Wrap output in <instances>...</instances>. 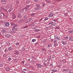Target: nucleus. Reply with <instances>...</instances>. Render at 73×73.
I'll use <instances>...</instances> for the list:
<instances>
[{"label":"nucleus","mask_w":73,"mask_h":73,"mask_svg":"<svg viewBox=\"0 0 73 73\" xmlns=\"http://www.w3.org/2000/svg\"><path fill=\"white\" fill-rule=\"evenodd\" d=\"M4 24L5 26L6 27H9V22H8L7 21H5L4 22Z\"/></svg>","instance_id":"nucleus-1"},{"label":"nucleus","mask_w":73,"mask_h":73,"mask_svg":"<svg viewBox=\"0 0 73 73\" xmlns=\"http://www.w3.org/2000/svg\"><path fill=\"white\" fill-rule=\"evenodd\" d=\"M45 1L47 4H50L51 2L53 1H51V0H45Z\"/></svg>","instance_id":"nucleus-2"},{"label":"nucleus","mask_w":73,"mask_h":73,"mask_svg":"<svg viewBox=\"0 0 73 73\" xmlns=\"http://www.w3.org/2000/svg\"><path fill=\"white\" fill-rule=\"evenodd\" d=\"M28 17L27 16L25 15L23 18L22 21H25V20L27 19Z\"/></svg>","instance_id":"nucleus-3"},{"label":"nucleus","mask_w":73,"mask_h":73,"mask_svg":"<svg viewBox=\"0 0 73 73\" xmlns=\"http://www.w3.org/2000/svg\"><path fill=\"white\" fill-rule=\"evenodd\" d=\"M36 65L39 68H43V66H42V65H41L38 64H36Z\"/></svg>","instance_id":"nucleus-4"},{"label":"nucleus","mask_w":73,"mask_h":73,"mask_svg":"<svg viewBox=\"0 0 73 73\" xmlns=\"http://www.w3.org/2000/svg\"><path fill=\"white\" fill-rule=\"evenodd\" d=\"M6 31H7L6 28H3L2 30V32L3 33H5V32H6Z\"/></svg>","instance_id":"nucleus-5"},{"label":"nucleus","mask_w":73,"mask_h":73,"mask_svg":"<svg viewBox=\"0 0 73 73\" xmlns=\"http://www.w3.org/2000/svg\"><path fill=\"white\" fill-rule=\"evenodd\" d=\"M53 16V14L52 13H50L49 16V17H52Z\"/></svg>","instance_id":"nucleus-6"},{"label":"nucleus","mask_w":73,"mask_h":73,"mask_svg":"<svg viewBox=\"0 0 73 73\" xmlns=\"http://www.w3.org/2000/svg\"><path fill=\"white\" fill-rule=\"evenodd\" d=\"M69 39L70 41H73V37L72 36L70 37Z\"/></svg>","instance_id":"nucleus-7"},{"label":"nucleus","mask_w":73,"mask_h":73,"mask_svg":"<svg viewBox=\"0 0 73 73\" xmlns=\"http://www.w3.org/2000/svg\"><path fill=\"white\" fill-rule=\"evenodd\" d=\"M15 54L17 55V54H19V52L15 50Z\"/></svg>","instance_id":"nucleus-8"},{"label":"nucleus","mask_w":73,"mask_h":73,"mask_svg":"<svg viewBox=\"0 0 73 73\" xmlns=\"http://www.w3.org/2000/svg\"><path fill=\"white\" fill-rule=\"evenodd\" d=\"M30 5H28L24 9H29V7Z\"/></svg>","instance_id":"nucleus-9"},{"label":"nucleus","mask_w":73,"mask_h":73,"mask_svg":"<svg viewBox=\"0 0 73 73\" xmlns=\"http://www.w3.org/2000/svg\"><path fill=\"white\" fill-rule=\"evenodd\" d=\"M12 49H13V48L12 47H10L8 49V50H12Z\"/></svg>","instance_id":"nucleus-10"},{"label":"nucleus","mask_w":73,"mask_h":73,"mask_svg":"<svg viewBox=\"0 0 73 73\" xmlns=\"http://www.w3.org/2000/svg\"><path fill=\"white\" fill-rule=\"evenodd\" d=\"M62 43L63 44V45H66L67 43L66 41H62Z\"/></svg>","instance_id":"nucleus-11"},{"label":"nucleus","mask_w":73,"mask_h":73,"mask_svg":"<svg viewBox=\"0 0 73 73\" xmlns=\"http://www.w3.org/2000/svg\"><path fill=\"white\" fill-rule=\"evenodd\" d=\"M5 69L7 71H9V70H10L11 69V68H10L9 67H7Z\"/></svg>","instance_id":"nucleus-12"},{"label":"nucleus","mask_w":73,"mask_h":73,"mask_svg":"<svg viewBox=\"0 0 73 73\" xmlns=\"http://www.w3.org/2000/svg\"><path fill=\"white\" fill-rule=\"evenodd\" d=\"M63 72H68L69 69H64L63 70Z\"/></svg>","instance_id":"nucleus-13"},{"label":"nucleus","mask_w":73,"mask_h":73,"mask_svg":"<svg viewBox=\"0 0 73 73\" xmlns=\"http://www.w3.org/2000/svg\"><path fill=\"white\" fill-rule=\"evenodd\" d=\"M40 9V8L39 7H36L35 9L34 10L35 11H38V10H39V9Z\"/></svg>","instance_id":"nucleus-14"},{"label":"nucleus","mask_w":73,"mask_h":73,"mask_svg":"<svg viewBox=\"0 0 73 73\" xmlns=\"http://www.w3.org/2000/svg\"><path fill=\"white\" fill-rule=\"evenodd\" d=\"M5 36L6 37L8 38L9 37H10V35H9V34H7Z\"/></svg>","instance_id":"nucleus-15"},{"label":"nucleus","mask_w":73,"mask_h":73,"mask_svg":"<svg viewBox=\"0 0 73 73\" xmlns=\"http://www.w3.org/2000/svg\"><path fill=\"white\" fill-rule=\"evenodd\" d=\"M54 47H56V46H58V43H54Z\"/></svg>","instance_id":"nucleus-16"},{"label":"nucleus","mask_w":73,"mask_h":73,"mask_svg":"<svg viewBox=\"0 0 73 73\" xmlns=\"http://www.w3.org/2000/svg\"><path fill=\"white\" fill-rule=\"evenodd\" d=\"M17 17L18 18H21V15L20 14H19L18 15Z\"/></svg>","instance_id":"nucleus-17"},{"label":"nucleus","mask_w":73,"mask_h":73,"mask_svg":"<svg viewBox=\"0 0 73 73\" xmlns=\"http://www.w3.org/2000/svg\"><path fill=\"white\" fill-rule=\"evenodd\" d=\"M36 7L40 8V5L38 4H36Z\"/></svg>","instance_id":"nucleus-18"},{"label":"nucleus","mask_w":73,"mask_h":73,"mask_svg":"<svg viewBox=\"0 0 73 73\" xmlns=\"http://www.w3.org/2000/svg\"><path fill=\"white\" fill-rule=\"evenodd\" d=\"M12 10H13V9L12 8H11L8 11L9 12H11Z\"/></svg>","instance_id":"nucleus-19"},{"label":"nucleus","mask_w":73,"mask_h":73,"mask_svg":"<svg viewBox=\"0 0 73 73\" xmlns=\"http://www.w3.org/2000/svg\"><path fill=\"white\" fill-rule=\"evenodd\" d=\"M56 39L58 40H60V37H58L57 36H56Z\"/></svg>","instance_id":"nucleus-20"},{"label":"nucleus","mask_w":73,"mask_h":73,"mask_svg":"<svg viewBox=\"0 0 73 73\" xmlns=\"http://www.w3.org/2000/svg\"><path fill=\"white\" fill-rule=\"evenodd\" d=\"M53 23V22L52 21H50L49 23H48V25H50L52 23Z\"/></svg>","instance_id":"nucleus-21"},{"label":"nucleus","mask_w":73,"mask_h":73,"mask_svg":"<svg viewBox=\"0 0 73 73\" xmlns=\"http://www.w3.org/2000/svg\"><path fill=\"white\" fill-rule=\"evenodd\" d=\"M43 19H44V21H46V20H48V18L47 17L44 18H43Z\"/></svg>","instance_id":"nucleus-22"},{"label":"nucleus","mask_w":73,"mask_h":73,"mask_svg":"<svg viewBox=\"0 0 73 73\" xmlns=\"http://www.w3.org/2000/svg\"><path fill=\"white\" fill-rule=\"evenodd\" d=\"M32 20V18H30L29 19H28L27 21L28 22H30Z\"/></svg>","instance_id":"nucleus-23"},{"label":"nucleus","mask_w":73,"mask_h":73,"mask_svg":"<svg viewBox=\"0 0 73 73\" xmlns=\"http://www.w3.org/2000/svg\"><path fill=\"white\" fill-rule=\"evenodd\" d=\"M36 41V40L35 39H33L32 40V42H35Z\"/></svg>","instance_id":"nucleus-24"},{"label":"nucleus","mask_w":73,"mask_h":73,"mask_svg":"<svg viewBox=\"0 0 73 73\" xmlns=\"http://www.w3.org/2000/svg\"><path fill=\"white\" fill-rule=\"evenodd\" d=\"M35 32H38L40 31V30L38 29H36L34 31Z\"/></svg>","instance_id":"nucleus-25"},{"label":"nucleus","mask_w":73,"mask_h":73,"mask_svg":"<svg viewBox=\"0 0 73 73\" xmlns=\"http://www.w3.org/2000/svg\"><path fill=\"white\" fill-rule=\"evenodd\" d=\"M41 50H42V51H44V52H45V51H46V49H45L44 48H42Z\"/></svg>","instance_id":"nucleus-26"},{"label":"nucleus","mask_w":73,"mask_h":73,"mask_svg":"<svg viewBox=\"0 0 73 73\" xmlns=\"http://www.w3.org/2000/svg\"><path fill=\"white\" fill-rule=\"evenodd\" d=\"M52 25L53 26H56V23H54L52 24Z\"/></svg>","instance_id":"nucleus-27"},{"label":"nucleus","mask_w":73,"mask_h":73,"mask_svg":"<svg viewBox=\"0 0 73 73\" xmlns=\"http://www.w3.org/2000/svg\"><path fill=\"white\" fill-rule=\"evenodd\" d=\"M48 46L49 48H50V47H52V44H49L48 45Z\"/></svg>","instance_id":"nucleus-28"},{"label":"nucleus","mask_w":73,"mask_h":73,"mask_svg":"<svg viewBox=\"0 0 73 73\" xmlns=\"http://www.w3.org/2000/svg\"><path fill=\"white\" fill-rule=\"evenodd\" d=\"M51 71H52L54 72H57V70H51Z\"/></svg>","instance_id":"nucleus-29"},{"label":"nucleus","mask_w":73,"mask_h":73,"mask_svg":"<svg viewBox=\"0 0 73 73\" xmlns=\"http://www.w3.org/2000/svg\"><path fill=\"white\" fill-rule=\"evenodd\" d=\"M68 38H69V37H68V36H66L64 38L65 40H68Z\"/></svg>","instance_id":"nucleus-30"},{"label":"nucleus","mask_w":73,"mask_h":73,"mask_svg":"<svg viewBox=\"0 0 73 73\" xmlns=\"http://www.w3.org/2000/svg\"><path fill=\"white\" fill-rule=\"evenodd\" d=\"M13 28L12 29V31H14V30H15V26H13Z\"/></svg>","instance_id":"nucleus-31"},{"label":"nucleus","mask_w":73,"mask_h":73,"mask_svg":"<svg viewBox=\"0 0 73 73\" xmlns=\"http://www.w3.org/2000/svg\"><path fill=\"white\" fill-rule=\"evenodd\" d=\"M3 15L0 13V19H1V17H3Z\"/></svg>","instance_id":"nucleus-32"},{"label":"nucleus","mask_w":73,"mask_h":73,"mask_svg":"<svg viewBox=\"0 0 73 73\" xmlns=\"http://www.w3.org/2000/svg\"><path fill=\"white\" fill-rule=\"evenodd\" d=\"M53 42H54V44H56V43H57V41L56 40H54Z\"/></svg>","instance_id":"nucleus-33"},{"label":"nucleus","mask_w":73,"mask_h":73,"mask_svg":"<svg viewBox=\"0 0 73 73\" xmlns=\"http://www.w3.org/2000/svg\"><path fill=\"white\" fill-rule=\"evenodd\" d=\"M10 24L11 25L13 26V25H15V23H11Z\"/></svg>","instance_id":"nucleus-34"},{"label":"nucleus","mask_w":73,"mask_h":73,"mask_svg":"<svg viewBox=\"0 0 73 73\" xmlns=\"http://www.w3.org/2000/svg\"><path fill=\"white\" fill-rule=\"evenodd\" d=\"M1 1H2V2H6L7 1V0H1Z\"/></svg>","instance_id":"nucleus-35"},{"label":"nucleus","mask_w":73,"mask_h":73,"mask_svg":"<svg viewBox=\"0 0 73 73\" xmlns=\"http://www.w3.org/2000/svg\"><path fill=\"white\" fill-rule=\"evenodd\" d=\"M0 66L1 67H3V64H0Z\"/></svg>","instance_id":"nucleus-36"},{"label":"nucleus","mask_w":73,"mask_h":73,"mask_svg":"<svg viewBox=\"0 0 73 73\" xmlns=\"http://www.w3.org/2000/svg\"><path fill=\"white\" fill-rule=\"evenodd\" d=\"M64 15L65 16H67L68 15V13H64Z\"/></svg>","instance_id":"nucleus-37"},{"label":"nucleus","mask_w":73,"mask_h":73,"mask_svg":"<svg viewBox=\"0 0 73 73\" xmlns=\"http://www.w3.org/2000/svg\"><path fill=\"white\" fill-rule=\"evenodd\" d=\"M45 5V3H42V6L43 7H44Z\"/></svg>","instance_id":"nucleus-38"},{"label":"nucleus","mask_w":73,"mask_h":73,"mask_svg":"<svg viewBox=\"0 0 73 73\" xmlns=\"http://www.w3.org/2000/svg\"><path fill=\"white\" fill-rule=\"evenodd\" d=\"M27 27H28V26H26L23 27V28H27Z\"/></svg>","instance_id":"nucleus-39"},{"label":"nucleus","mask_w":73,"mask_h":73,"mask_svg":"<svg viewBox=\"0 0 73 73\" xmlns=\"http://www.w3.org/2000/svg\"><path fill=\"white\" fill-rule=\"evenodd\" d=\"M59 29V27H56V28H55V29Z\"/></svg>","instance_id":"nucleus-40"},{"label":"nucleus","mask_w":73,"mask_h":73,"mask_svg":"<svg viewBox=\"0 0 73 73\" xmlns=\"http://www.w3.org/2000/svg\"><path fill=\"white\" fill-rule=\"evenodd\" d=\"M17 24H15V25H14V27H17Z\"/></svg>","instance_id":"nucleus-41"},{"label":"nucleus","mask_w":73,"mask_h":73,"mask_svg":"<svg viewBox=\"0 0 73 73\" xmlns=\"http://www.w3.org/2000/svg\"><path fill=\"white\" fill-rule=\"evenodd\" d=\"M3 22H4V21H0V23H3Z\"/></svg>","instance_id":"nucleus-42"},{"label":"nucleus","mask_w":73,"mask_h":73,"mask_svg":"<svg viewBox=\"0 0 73 73\" xmlns=\"http://www.w3.org/2000/svg\"><path fill=\"white\" fill-rule=\"evenodd\" d=\"M8 60L9 61H11V58H8Z\"/></svg>","instance_id":"nucleus-43"},{"label":"nucleus","mask_w":73,"mask_h":73,"mask_svg":"<svg viewBox=\"0 0 73 73\" xmlns=\"http://www.w3.org/2000/svg\"><path fill=\"white\" fill-rule=\"evenodd\" d=\"M58 67V68H60V67H61V65H57Z\"/></svg>","instance_id":"nucleus-44"},{"label":"nucleus","mask_w":73,"mask_h":73,"mask_svg":"<svg viewBox=\"0 0 73 73\" xmlns=\"http://www.w3.org/2000/svg\"><path fill=\"white\" fill-rule=\"evenodd\" d=\"M25 50V48L23 47L22 48V50Z\"/></svg>","instance_id":"nucleus-45"},{"label":"nucleus","mask_w":73,"mask_h":73,"mask_svg":"<svg viewBox=\"0 0 73 73\" xmlns=\"http://www.w3.org/2000/svg\"><path fill=\"white\" fill-rule=\"evenodd\" d=\"M32 16H34V15H35V13H33L31 14Z\"/></svg>","instance_id":"nucleus-46"},{"label":"nucleus","mask_w":73,"mask_h":73,"mask_svg":"<svg viewBox=\"0 0 73 73\" xmlns=\"http://www.w3.org/2000/svg\"><path fill=\"white\" fill-rule=\"evenodd\" d=\"M47 65L46 64H44V66H45V67H46V66Z\"/></svg>","instance_id":"nucleus-47"},{"label":"nucleus","mask_w":73,"mask_h":73,"mask_svg":"<svg viewBox=\"0 0 73 73\" xmlns=\"http://www.w3.org/2000/svg\"><path fill=\"white\" fill-rule=\"evenodd\" d=\"M18 22L19 23H21V22H22V21H21V20H20L18 21Z\"/></svg>","instance_id":"nucleus-48"},{"label":"nucleus","mask_w":73,"mask_h":73,"mask_svg":"<svg viewBox=\"0 0 73 73\" xmlns=\"http://www.w3.org/2000/svg\"><path fill=\"white\" fill-rule=\"evenodd\" d=\"M18 29H17V28L15 27V31H17V30H18Z\"/></svg>","instance_id":"nucleus-49"},{"label":"nucleus","mask_w":73,"mask_h":73,"mask_svg":"<svg viewBox=\"0 0 73 73\" xmlns=\"http://www.w3.org/2000/svg\"><path fill=\"white\" fill-rule=\"evenodd\" d=\"M72 31H70L69 32V33H72Z\"/></svg>","instance_id":"nucleus-50"},{"label":"nucleus","mask_w":73,"mask_h":73,"mask_svg":"<svg viewBox=\"0 0 73 73\" xmlns=\"http://www.w3.org/2000/svg\"><path fill=\"white\" fill-rule=\"evenodd\" d=\"M47 60L48 61H50V58H48L47 59Z\"/></svg>","instance_id":"nucleus-51"},{"label":"nucleus","mask_w":73,"mask_h":73,"mask_svg":"<svg viewBox=\"0 0 73 73\" xmlns=\"http://www.w3.org/2000/svg\"><path fill=\"white\" fill-rule=\"evenodd\" d=\"M19 45V43H17L16 44V45L18 46Z\"/></svg>","instance_id":"nucleus-52"},{"label":"nucleus","mask_w":73,"mask_h":73,"mask_svg":"<svg viewBox=\"0 0 73 73\" xmlns=\"http://www.w3.org/2000/svg\"><path fill=\"white\" fill-rule=\"evenodd\" d=\"M23 70H24V71H26L27 69H23Z\"/></svg>","instance_id":"nucleus-53"},{"label":"nucleus","mask_w":73,"mask_h":73,"mask_svg":"<svg viewBox=\"0 0 73 73\" xmlns=\"http://www.w3.org/2000/svg\"><path fill=\"white\" fill-rule=\"evenodd\" d=\"M38 42H36V43H35V45H36V44H38Z\"/></svg>","instance_id":"nucleus-54"},{"label":"nucleus","mask_w":73,"mask_h":73,"mask_svg":"<svg viewBox=\"0 0 73 73\" xmlns=\"http://www.w3.org/2000/svg\"><path fill=\"white\" fill-rule=\"evenodd\" d=\"M30 73H34V72L32 71H30Z\"/></svg>","instance_id":"nucleus-55"},{"label":"nucleus","mask_w":73,"mask_h":73,"mask_svg":"<svg viewBox=\"0 0 73 73\" xmlns=\"http://www.w3.org/2000/svg\"><path fill=\"white\" fill-rule=\"evenodd\" d=\"M1 14H2L3 15V16H4V14H3V13H1Z\"/></svg>","instance_id":"nucleus-56"},{"label":"nucleus","mask_w":73,"mask_h":73,"mask_svg":"<svg viewBox=\"0 0 73 73\" xmlns=\"http://www.w3.org/2000/svg\"><path fill=\"white\" fill-rule=\"evenodd\" d=\"M50 66H52V64H50Z\"/></svg>","instance_id":"nucleus-57"},{"label":"nucleus","mask_w":73,"mask_h":73,"mask_svg":"<svg viewBox=\"0 0 73 73\" xmlns=\"http://www.w3.org/2000/svg\"><path fill=\"white\" fill-rule=\"evenodd\" d=\"M9 8V7H8V6H7V7L6 8H7V9H8Z\"/></svg>","instance_id":"nucleus-58"},{"label":"nucleus","mask_w":73,"mask_h":73,"mask_svg":"<svg viewBox=\"0 0 73 73\" xmlns=\"http://www.w3.org/2000/svg\"><path fill=\"white\" fill-rule=\"evenodd\" d=\"M35 1H37L38 0H35Z\"/></svg>","instance_id":"nucleus-59"},{"label":"nucleus","mask_w":73,"mask_h":73,"mask_svg":"<svg viewBox=\"0 0 73 73\" xmlns=\"http://www.w3.org/2000/svg\"><path fill=\"white\" fill-rule=\"evenodd\" d=\"M46 28L47 29H49V27H46Z\"/></svg>","instance_id":"nucleus-60"},{"label":"nucleus","mask_w":73,"mask_h":73,"mask_svg":"<svg viewBox=\"0 0 73 73\" xmlns=\"http://www.w3.org/2000/svg\"><path fill=\"white\" fill-rule=\"evenodd\" d=\"M68 71H69V72H71V70H68Z\"/></svg>","instance_id":"nucleus-61"},{"label":"nucleus","mask_w":73,"mask_h":73,"mask_svg":"<svg viewBox=\"0 0 73 73\" xmlns=\"http://www.w3.org/2000/svg\"><path fill=\"white\" fill-rule=\"evenodd\" d=\"M16 59H14V61H16Z\"/></svg>","instance_id":"nucleus-62"},{"label":"nucleus","mask_w":73,"mask_h":73,"mask_svg":"<svg viewBox=\"0 0 73 73\" xmlns=\"http://www.w3.org/2000/svg\"><path fill=\"white\" fill-rule=\"evenodd\" d=\"M69 19L70 20H72V18H69Z\"/></svg>","instance_id":"nucleus-63"},{"label":"nucleus","mask_w":73,"mask_h":73,"mask_svg":"<svg viewBox=\"0 0 73 73\" xmlns=\"http://www.w3.org/2000/svg\"><path fill=\"white\" fill-rule=\"evenodd\" d=\"M50 73H54V72H51Z\"/></svg>","instance_id":"nucleus-64"}]
</instances>
